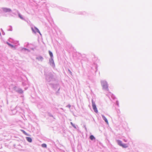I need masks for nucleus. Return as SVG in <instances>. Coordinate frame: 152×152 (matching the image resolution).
<instances>
[{
    "instance_id": "11",
    "label": "nucleus",
    "mask_w": 152,
    "mask_h": 152,
    "mask_svg": "<svg viewBox=\"0 0 152 152\" xmlns=\"http://www.w3.org/2000/svg\"><path fill=\"white\" fill-rule=\"evenodd\" d=\"M102 117L103 120L107 124H108V121L107 118L105 117V116L104 115H102Z\"/></svg>"
},
{
    "instance_id": "35",
    "label": "nucleus",
    "mask_w": 152,
    "mask_h": 152,
    "mask_svg": "<svg viewBox=\"0 0 152 152\" xmlns=\"http://www.w3.org/2000/svg\"><path fill=\"white\" fill-rule=\"evenodd\" d=\"M61 109L62 110H63V109L62 108H61Z\"/></svg>"
},
{
    "instance_id": "18",
    "label": "nucleus",
    "mask_w": 152,
    "mask_h": 152,
    "mask_svg": "<svg viewBox=\"0 0 152 152\" xmlns=\"http://www.w3.org/2000/svg\"><path fill=\"white\" fill-rule=\"evenodd\" d=\"M6 43L10 47H11L12 48H15V46H14L11 44L9 43L8 42H7Z\"/></svg>"
},
{
    "instance_id": "37",
    "label": "nucleus",
    "mask_w": 152,
    "mask_h": 152,
    "mask_svg": "<svg viewBox=\"0 0 152 152\" xmlns=\"http://www.w3.org/2000/svg\"><path fill=\"white\" fill-rule=\"evenodd\" d=\"M1 30H2V29H1Z\"/></svg>"
},
{
    "instance_id": "28",
    "label": "nucleus",
    "mask_w": 152,
    "mask_h": 152,
    "mask_svg": "<svg viewBox=\"0 0 152 152\" xmlns=\"http://www.w3.org/2000/svg\"><path fill=\"white\" fill-rule=\"evenodd\" d=\"M22 131L24 134L26 135L27 133L24 130H22Z\"/></svg>"
},
{
    "instance_id": "29",
    "label": "nucleus",
    "mask_w": 152,
    "mask_h": 152,
    "mask_svg": "<svg viewBox=\"0 0 152 152\" xmlns=\"http://www.w3.org/2000/svg\"><path fill=\"white\" fill-rule=\"evenodd\" d=\"M66 107H68L69 108H70L71 107V105L70 104H68L66 106Z\"/></svg>"
},
{
    "instance_id": "15",
    "label": "nucleus",
    "mask_w": 152,
    "mask_h": 152,
    "mask_svg": "<svg viewBox=\"0 0 152 152\" xmlns=\"http://www.w3.org/2000/svg\"><path fill=\"white\" fill-rule=\"evenodd\" d=\"M26 139L27 140L30 142H31L32 141V139L30 137H26Z\"/></svg>"
},
{
    "instance_id": "5",
    "label": "nucleus",
    "mask_w": 152,
    "mask_h": 152,
    "mask_svg": "<svg viewBox=\"0 0 152 152\" xmlns=\"http://www.w3.org/2000/svg\"><path fill=\"white\" fill-rule=\"evenodd\" d=\"M31 30L32 31L35 33H36L37 32L38 33H39V34L41 36L42 34L40 32L39 30V29L37 28L36 27L34 26V27H32L31 28Z\"/></svg>"
},
{
    "instance_id": "26",
    "label": "nucleus",
    "mask_w": 152,
    "mask_h": 152,
    "mask_svg": "<svg viewBox=\"0 0 152 152\" xmlns=\"http://www.w3.org/2000/svg\"><path fill=\"white\" fill-rule=\"evenodd\" d=\"M115 104L117 105L118 107H119V103L118 101V100H117L115 102Z\"/></svg>"
},
{
    "instance_id": "9",
    "label": "nucleus",
    "mask_w": 152,
    "mask_h": 152,
    "mask_svg": "<svg viewBox=\"0 0 152 152\" xmlns=\"http://www.w3.org/2000/svg\"><path fill=\"white\" fill-rule=\"evenodd\" d=\"M107 95L109 97V98L110 99L111 98L113 99H114L115 98V97L114 95L112 94L111 93H109Z\"/></svg>"
},
{
    "instance_id": "1",
    "label": "nucleus",
    "mask_w": 152,
    "mask_h": 152,
    "mask_svg": "<svg viewBox=\"0 0 152 152\" xmlns=\"http://www.w3.org/2000/svg\"><path fill=\"white\" fill-rule=\"evenodd\" d=\"M44 75L45 76V80L48 82H52L56 80L55 77L51 72H44Z\"/></svg>"
},
{
    "instance_id": "19",
    "label": "nucleus",
    "mask_w": 152,
    "mask_h": 152,
    "mask_svg": "<svg viewBox=\"0 0 152 152\" xmlns=\"http://www.w3.org/2000/svg\"><path fill=\"white\" fill-rule=\"evenodd\" d=\"M36 58L39 61H42L43 59V58L41 56H39L38 57H37Z\"/></svg>"
},
{
    "instance_id": "27",
    "label": "nucleus",
    "mask_w": 152,
    "mask_h": 152,
    "mask_svg": "<svg viewBox=\"0 0 152 152\" xmlns=\"http://www.w3.org/2000/svg\"><path fill=\"white\" fill-rule=\"evenodd\" d=\"M62 10L64 11H68V10L65 8H63Z\"/></svg>"
},
{
    "instance_id": "31",
    "label": "nucleus",
    "mask_w": 152,
    "mask_h": 152,
    "mask_svg": "<svg viewBox=\"0 0 152 152\" xmlns=\"http://www.w3.org/2000/svg\"><path fill=\"white\" fill-rule=\"evenodd\" d=\"M84 127L85 128V130L87 131V128H86V125H84Z\"/></svg>"
},
{
    "instance_id": "16",
    "label": "nucleus",
    "mask_w": 152,
    "mask_h": 152,
    "mask_svg": "<svg viewBox=\"0 0 152 152\" xmlns=\"http://www.w3.org/2000/svg\"><path fill=\"white\" fill-rule=\"evenodd\" d=\"M21 50L22 52H26V51L30 52V50L28 49L25 48H22Z\"/></svg>"
},
{
    "instance_id": "10",
    "label": "nucleus",
    "mask_w": 152,
    "mask_h": 152,
    "mask_svg": "<svg viewBox=\"0 0 152 152\" xmlns=\"http://www.w3.org/2000/svg\"><path fill=\"white\" fill-rule=\"evenodd\" d=\"M15 11L17 12L20 18L23 20H25V19L23 17L18 10H15Z\"/></svg>"
},
{
    "instance_id": "24",
    "label": "nucleus",
    "mask_w": 152,
    "mask_h": 152,
    "mask_svg": "<svg viewBox=\"0 0 152 152\" xmlns=\"http://www.w3.org/2000/svg\"><path fill=\"white\" fill-rule=\"evenodd\" d=\"M48 115L50 117H53L54 119H55V118H54L53 115L51 113H48Z\"/></svg>"
},
{
    "instance_id": "17",
    "label": "nucleus",
    "mask_w": 152,
    "mask_h": 152,
    "mask_svg": "<svg viewBox=\"0 0 152 152\" xmlns=\"http://www.w3.org/2000/svg\"><path fill=\"white\" fill-rule=\"evenodd\" d=\"M89 138L91 140H95V138L92 135H91L89 137Z\"/></svg>"
},
{
    "instance_id": "23",
    "label": "nucleus",
    "mask_w": 152,
    "mask_h": 152,
    "mask_svg": "<svg viewBox=\"0 0 152 152\" xmlns=\"http://www.w3.org/2000/svg\"><path fill=\"white\" fill-rule=\"evenodd\" d=\"M41 146L43 148H46L47 147V145L45 143H43L42 144Z\"/></svg>"
},
{
    "instance_id": "34",
    "label": "nucleus",
    "mask_w": 152,
    "mask_h": 152,
    "mask_svg": "<svg viewBox=\"0 0 152 152\" xmlns=\"http://www.w3.org/2000/svg\"><path fill=\"white\" fill-rule=\"evenodd\" d=\"M124 141L125 142H127V141H126V140H124Z\"/></svg>"
},
{
    "instance_id": "22",
    "label": "nucleus",
    "mask_w": 152,
    "mask_h": 152,
    "mask_svg": "<svg viewBox=\"0 0 152 152\" xmlns=\"http://www.w3.org/2000/svg\"><path fill=\"white\" fill-rule=\"evenodd\" d=\"M70 124L71 125L75 128L76 129V126L75 125V124H73L72 122H70Z\"/></svg>"
},
{
    "instance_id": "33",
    "label": "nucleus",
    "mask_w": 152,
    "mask_h": 152,
    "mask_svg": "<svg viewBox=\"0 0 152 152\" xmlns=\"http://www.w3.org/2000/svg\"><path fill=\"white\" fill-rule=\"evenodd\" d=\"M2 34L3 35H5V33L4 32H3L2 33Z\"/></svg>"
},
{
    "instance_id": "20",
    "label": "nucleus",
    "mask_w": 152,
    "mask_h": 152,
    "mask_svg": "<svg viewBox=\"0 0 152 152\" xmlns=\"http://www.w3.org/2000/svg\"><path fill=\"white\" fill-rule=\"evenodd\" d=\"M78 14L81 15H86V13L84 11L80 12H79Z\"/></svg>"
},
{
    "instance_id": "3",
    "label": "nucleus",
    "mask_w": 152,
    "mask_h": 152,
    "mask_svg": "<svg viewBox=\"0 0 152 152\" xmlns=\"http://www.w3.org/2000/svg\"><path fill=\"white\" fill-rule=\"evenodd\" d=\"M49 85H50L51 87L54 89L56 90L57 89H58V91L56 92V95H58L59 94V91L60 88V87L59 85V84L56 83V84L50 83Z\"/></svg>"
},
{
    "instance_id": "6",
    "label": "nucleus",
    "mask_w": 152,
    "mask_h": 152,
    "mask_svg": "<svg viewBox=\"0 0 152 152\" xmlns=\"http://www.w3.org/2000/svg\"><path fill=\"white\" fill-rule=\"evenodd\" d=\"M92 107L94 112L96 113H97L98 112V110L97 109L95 102L93 101V99H92Z\"/></svg>"
},
{
    "instance_id": "21",
    "label": "nucleus",
    "mask_w": 152,
    "mask_h": 152,
    "mask_svg": "<svg viewBox=\"0 0 152 152\" xmlns=\"http://www.w3.org/2000/svg\"><path fill=\"white\" fill-rule=\"evenodd\" d=\"M49 53L50 57V58H53L52 53L50 50L49 51Z\"/></svg>"
},
{
    "instance_id": "8",
    "label": "nucleus",
    "mask_w": 152,
    "mask_h": 152,
    "mask_svg": "<svg viewBox=\"0 0 152 152\" xmlns=\"http://www.w3.org/2000/svg\"><path fill=\"white\" fill-rule=\"evenodd\" d=\"M2 9L3 11L5 12H12V10L9 8L3 7Z\"/></svg>"
},
{
    "instance_id": "14",
    "label": "nucleus",
    "mask_w": 152,
    "mask_h": 152,
    "mask_svg": "<svg viewBox=\"0 0 152 152\" xmlns=\"http://www.w3.org/2000/svg\"><path fill=\"white\" fill-rule=\"evenodd\" d=\"M121 146L123 148H126L128 147V145L127 144L123 143Z\"/></svg>"
},
{
    "instance_id": "2",
    "label": "nucleus",
    "mask_w": 152,
    "mask_h": 152,
    "mask_svg": "<svg viewBox=\"0 0 152 152\" xmlns=\"http://www.w3.org/2000/svg\"><path fill=\"white\" fill-rule=\"evenodd\" d=\"M101 83L103 89L105 91H108L109 90L108 84L106 81L104 80H101Z\"/></svg>"
},
{
    "instance_id": "12",
    "label": "nucleus",
    "mask_w": 152,
    "mask_h": 152,
    "mask_svg": "<svg viewBox=\"0 0 152 152\" xmlns=\"http://www.w3.org/2000/svg\"><path fill=\"white\" fill-rule=\"evenodd\" d=\"M116 142L118 145H119L121 146L123 144L122 141L119 140H116Z\"/></svg>"
},
{
    "instance_id": "4",
    "label": "nucleus",
    "mask_w": 152,
    "mask_h": 152,
    "mask_svg": "<svg viewBox=\"0 0 152 152\" xmlns=\"http://www.w3.org/2000/svg\"><path fill=\"white\" fill-rule=\"evenodd\" d=\"M49 63L50 65L53 68L55 67V65L53 58H50L49 59Z\"/></svg>"
},
{
    "instance_id": "30",
    "label": "nucleus",
    "mask_w": 152,
    "mask_h": 152,
    "mask_svg": "<svg viewBox=\"0 0 152 152\" xmlns=\"http://www.w3.org/2000/svg\"><path fill=\"white\" fill-rule=\"evenodd\" d=\"M11 40H12V39L11 38H10L8 40V41L10 42H12Z\"/></svg>"
},
{
    "instance_id": "7",
    "label": "nucleus",
    "mask_w": 152,
    "mask_h": 152,
    "mask_svg": "<svg viewBox=\"0 0 152 152\" xmlns=\"http://www.w3.org/2000/svg\"><path fill=\"white\" fill-rule=\"evenodd\" d=\"M14 89L19 94H21L23 92V91L22 89L18 88L17 87H14Z\"/></svg>"
},
{
    "instance_id": "36",
    "label": "nucleus",
    "mask_w": 152,
    "mask_h": 152,
    "mask_svg": "<svg viewBox=\"0 0 152 152\" xmlns=\"http://www.w3.org/2000/svg\"><path fill=\"white\" fill-rule=\"evenodd\" d=\"M38 107H39V105H38Z\"/></svg>"
},
{
    "instance_id": "32",
    "label": "nucleus",
    "mask_w": 152,
    "mask_h": 152,
    "mask_svg": "<svg viewBox=\"0 0 152 152\" xmlns=\"http://www.w3.org/2000/svg\"><path fill=\"white\" fill-rule=\"evenodd\" d=\"M22 85H23V86H24L25 85V84H24V82H22Z\"/></svg>"
},
{
    "instance_id": "25",
    "label": "nucleus",
    "mask_w": 152,
    "mask_h": 152,
    "mask_svg": "<svg viewBox=\"0 0 152 152\" xmlns=\"http://www.w3.org/2000/svg\"><path fill=\"white\" fill-rule=\"evenodd\" d=\"M9 28L8 30L9 31H12V27L11 26H9Z\"/></svg>"
},
{
    "instance_id": "13",
    "label": "nucleus",
    "mask_w": 152,
    "mask_h": 152,
    "mask_svg": "<svg viewBox=\"0 0 152 152\" xmlns=\"http://www.w3.org/2000/svg\"><path fill=\"white\" fill-rule=\"evenodd\" d=\"M15 10H17L16 9H14L13 10L12 12V14H11V15L12 16H13L14 15H17V14H18L17 12L15 11Z\"/></svg>"
}]
</instances>
